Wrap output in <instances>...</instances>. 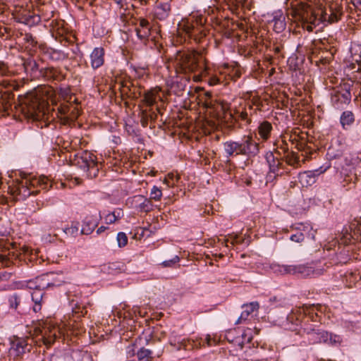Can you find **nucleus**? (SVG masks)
Instances as JSON below:
<instances>
[{"label":"nucleus","instance_id":"680f3d73","mask_svg":"<svg viewBox=\"0 0 361 361\" xmlns=\"http://www.w3.org/2000/svg\"><path fill=\"white\" fill-rule=\"evenodd\" d=\"M342 186H343V188H345V187H346V185H345V183H343V184L342 185Z\"/></svg>","mask_w":361,"mask_h":361},{"label":"nucleus","instance_id":"5701e85b","mask_svg":"<svg viewBox=\"0 0 361 361\" xmlns=\"http://www.w3.org/2000/svg\"><path fill=\"white\" fill-rule=\"evenodd\" d=\"M271 23L274 24L273 27L276 32L280 33L285 30L286 26L285 16L281 10L274 12Z\"/></svg>","mask_w":361,"mask_h":361},{"label":"nucleus","instance_id":"a19ab883","mask_svg":"<svg viewBox=\"0 0 361 361\" xmlns=\"http://www.w3.org/2000/svg\"><path fill=\"white\" fill-rule=\"evenodd\" d=\"M40 279V276L36 277L35 279H34L32 280H30L29 281H27V287L30 289H33L34 290H44V288H42V287H41V285L39 283L38 279Z\"/></svg>","mask_w":361,"mask_h":361},{"label":"nucleus","instance_id":"412c9836","mask_svg":"<svg viewBox=\"0 0 361 361\" xmlns=\"http://www.w3.org/2000/svg\"><path fill=\"white\" fill-rule=\"evenodd\" d=\"M240 147V140H228L224 143V149L228 158L242 155Z\"/></svg>","mask_w":361,"mask_h":361},{"label":"nucleus","instance_id":"c85d7f7f","mask_svg":"<svg viewBox=\"0 0 361 361\" xmlns=\"http://www.w3.org/2000/svg\"><path fill=\"white\" fill-rule=\"evenodd\" d=\"M295 315L293 314H290L286 317V324H284V328L286 329H288L292 332H295V335L297 336L298 334H301L300 331L298 333L296 332L300 324V321L298 318H296L295 321H294Z\"/></svg>","mask_w":361,"mask_h":361},{"label":"nucleus","instance_id":"58836bf2","mask_svg":"<svg viewBox=\"0 0 361 361\" xmlns=\"http://www.w3.org/2000/svg\"><path fill=\"white\" fill-rule=\"evenodd\" d=\"M342 341V339L340 336L336 334H333L328 332V336L326 339V342L325 343L337 345H339Z\"/></svg>","mask_w":361,"mask_h":361},{"label":"nucleus","instance_id":"1a4fd4ad","mask_svg":"<svg viewBox=\"0 0 361 361\" xmlns=\"http://www.w3.org/2000/svg\"><path fill=\"white\" fill-rule=\"evenodd\" d=\"M241 154L248 158H252L259 153V143L250 135L243 136L240 140Z\"/></svg>","mask_w":361,"mask_h":361},{"label":"nucleus","instance_id":"393cba45","mask_svg":"<svg viewBox=\"0 0 361 361\" xmlns=\"http://www.w3.org/2000/svg\"><path fill=\"white\" fill-rule=\"evenodd\" d=\"M272 130L271 123L267 121H264L259 124L256 130L259 135V138L263 141H267L270 137Z\"/></svg>","mask_w":361,"mask_h":361},{"label":"nucleus","instance_id":"0eeeda50","mask_svg":"<svg viewBox=\"0 0 361 361\" xmlns=\"http://www.w3.org/2000/svg\"><path fill=\"white\" fill-rule=\"evenodd\" d=\"M271 269L275 274H300L304 276H309L312 272V268L303 264L284 265L272 264Z\"/></svg>","mask_w":361,"mask_h":361},{"label":"nucleus","instance_id":"f8f14e48","mask_svg":"<svg viewBox=\"0 0 361 361\" xmlns=\"http://www.w3.org/2000/svg\"><path fill=\"white\" fill-rule=\"evenodd\" d=\"M41 287L44 290L47 288H51L61 286L64 281L61 274H58L54 272L46 273L40 276V279H38Z\"/></svg>","mask_w":361,"mask_h":361},{"label":"nucleus","instance_id":"a211bd4d","mask_svg":"<svg viewBox=\"0 0 361 361\" xmlns=\"http://www.w3.org/2000/svg\"><path fill=\"white\" fill-rule=\"evenodd\" d=\"M171 11V5L169 1H155L153 9L154 16L159 20L166 18Z\"/></svg>","mask_w":361,"mask_h":361},{"label":"nucleus","instance_id":"bf43d9fd","mask_svg":"<svg viewBox=\"0 0 361 361\" xmlns=\"http://www.w3.org/2000/svg\"><path fill=\"white\" fill-rule=\"evenodd\" d=\"M77 109L76 108H74L73 110H72V112L71 113H73L75 111H76Z\"/></svg>","mask_w":361,"mask_h":361},{"label":"nucleus","instance_id":"c03bdc74","mask_svg":"<svg viewBox=\"0 0 361 361\" xmlns=\"http://www.w3.org/2000/svg\"><path fill=\"white\" fill-rule=\"evenodd\" d=\"M286 162L288 165H290V166H295V164H297L299 161V157H298V155L294 153V152H292L291 154H288L286 156Z\"/></svg>","mask_w":361,"mask_h":361},{"label":"nucleus","instance_id":"4d7b16f0","mask_svg":"<svg viewBox=\"0 0 361 361\" xmlns=\"http://www.w3.org/2000/svg\"><path fill=\"white\" fill-rule=\"evenodd\" d=\"M349 184L350 185V187L348 188H346V190H348V189H350L352 188H353L355 186V183L354 182H349Z\"/></svg>","mask_w":361,"mask_h":361},{"label":"nucleus","instance_id":"39448f33","mask_svg":"<svg viewBox=\"0 0 361 361\" xmlns=\"http://www.w3.org/2000/svg\"><path fill=\"white\" fill-rule=\"evenodd\" d=\"M290 229L294 232L290 236V240L293 242L301 243L306 238L315 240L317 231L314 230L312 225L307 222L295 223L290 226Z\"/></svg>","mask_w":361,"mask_h":361},{"label":"nucleus","instance_id":"f704fd0d","mask_svg":"<svg viewBox=\"0 0 361 361\" xmlns=\"http://www.w3.org/2000/svg\"><path fill=\"white\" fill-rule=\"evenodd\" d=\"M122 212L121 210L114 211L113 212L109 213L104 217V221L107 224H111L115 223L117 220L121 219Z\"/></svg>","mask_w":361,"mask_h":361},{"label":"nucleus","instance_id":"6e6552de","mask_svg":"<svg viewBox=\"0 0 361 361\" xmlns=\"http://www.w3.org/2000/svg\"><path fill=\"white\" fill-rule=\"evenodd\" d=\"M202 18L190 16L188 18L183 19L179 23L178 27L183 30L189 36H195L198 33L202 32Z\"/></svg>","mask_w":361,"mask_h":361},{"label":"nucleus","instance_id":"3c124183","mask_svg":"<svg viewBox=\"0 0 361 361\" xmlns=\"http://www.w3.org/2000/svg\"><path fill=\"white\" fill-rule=\"evenodd\" d=\"M204 342H206L207 345L210 346V345H212L213 343H215V341L214 339H212L209 335H207L204 340Z\"/></svg>","mask_w":361,"mask_h":361},{"label":"nucleus","instance_id":"ddd939ff","mask_svg":"<svg viewBox=\"0 0 361 361\" xmlns=\"http://www.w3.org/2000/svg\"><path fill=\"white\" fill-rule=\"evenodd\" d=\"M30 347L27 339L16 337L11 341L10 353L16 357H20L27 351H30Z\"/></svg>","mask_w":361,"mask_h":361},{"label":"nucleus","instance_id":"864d4df0","mask_svg":"<svg viewBox=\"0 0 361 361\" xmlns=\"http://www.w3.org/2000/svg\"><path fill=\"white\" fill-rule=\"evenodd\" d=\"M107 228L106 226H102L99 227L97 230V234H101L102 233L104 232Z\"/></svg>","mask_w":361,"mask_h":361},{"label":"nucleus","instance_id":"49530a36","mask_svg":"<svg viewBox=\"0 0 361 361\" xmlns=\"http://www.w3.org/2000/svg\"><path fill=\"white\" fill-rule=\"evenodd\" d=\"M135 348L136 346L135 344L129 345L126 348V354L128 357H132L136 355L137 350Z\"/></svg>","mask_w":361,"mask_h":361},{"label":"nucleus","instance_id":"9b49d317","mask_svg":"<svg viewBox=\"0 0 361 361\" xmlns=\"http://www.w3.org/2000/svg\"><path fill=\"white\" fill-rule=\"evenodd\" d=\"M200 56L197 54H184L180 59V66L185 72H195L202 68L200 62Z\"/></svg>","mask_w":361,"mask_h":361},{"label":"nucleus","instance_id":"a18cd8bd","mask_svg":"<svg viewBox=\"0 0 361 361\" xmlns=\"http://www.w3.org/2000/svg\"><path fill=\"white\" fill-rule=\"evenodd\" d=\"M180 260V258L178 256L176 255L174 257H173L171 259L169 260H165L161 264L164 267H172L175 264L178 263Z\"/></svg>","mask_w":361,"mask_h":361},{"label":"nucleus","instance_id":"7ed1b4c3","mask_svg":"<svg viewBox=\"0 0 361 361\" xmlns=\"http://www.w3.org/2000/svg\"><path fill=\"white\" fill-rule=\"evenodd\" d=\"M21 111L34 121L41 120L45 115V103L35 93H28L21 101Z\"/></svg>","mask_w":361,"mask_h":361},{"label":"nucleus","instance_id":"5fc2aeb1","mask_svg":"<svg viewBox=\"0 0 361 361\" xmlns=\"http://www.w3.org/2000/svg\"><path fill=\"white\" fill-rule=\"evenodd\" d=\"M219 82V80L216 78L210 79L209 85H214Z\"/></svg>","mask_w":361,"mask_h":361},{"label":"nucleus","instance_id":"aec40b11","mask_svg":"<svg viewBox=\"0 0 361 361\" xmlns=\"http://www.w3.org/2000/svg\"><path fill=\"white\" fill-rule=\"evenodd\" d=\"M99 219L95 215H88L85 216L82 221V226L80 233L84 235L91 234L95 228L98 226Z\"/></svg>","mask_w":361,"mask_h":361},{"label":"nucleus","instance_id":"f03ea898","mask_svg":"<svg viewBox=\"0 0 361 361\" xmlns=\"http://www.w3.org/2000/svg\"><path fill=\"white\" fill-rule=\"evenodd\" d=\"M50 186L49 181L46 176L27 175L19 182L16 188L15 192L23 199H25L31 195H36L37 188L47 189Z\"/></svg>","mask_w":361,"mask_h":361},{"label":"nucleus","instance_id":"4c0bfd02","mask_svg":"<svg viewBox=\"0 0 361 361\" xmlns=\"http://www.w3.org/2000/svg\"><path fill=\"white\" fill-rule=\"evenodd\" d=\"M162 197V191L160 188L154 185L150 191V197L149 200H154L155 201L161 200Z\"/></svg>","mask_w":361,"mask_h":361},{"label":"nucleus","instance_id":"052dcab7","mask_svg":"<svg viewBox=\"0 0 361 361\" xmlns=\"http://www.w3.org/2000/svg\"><path fill=\"white\" fill-rule=\"evenodd\" d=\"M77 116H78V114H75L73 117L77 118Z\"/></svg>","mask_w":361,"mask_h":361},{"label":"nucleus","instance_id":"a878e982","mask_svg":"<svg viewBox=\"0 0 361 361\" xmlns=\"http://www.w3.org/2000/svg\"><path fill=\"white\" fill-rule=\"evenodd\" d=\"M355 122V115L351 111H344L340 116V123L344 130H348Z\"/></svg>","mask_w":361,"mask_h":361},{"label":"nucleus","instance_id":"09e8293b","mask_svg":"<svg viewBox=\"0 0 361 361\" xmlns=\"http://www.w3.org/2000/svg\"><path fill=\"white\" fill-rule=\"evenodd\" d=\"M25 39L27 42L30 43L32 45H34L36 43L32 35L30 34H27L25 35Z\"/></svg>","mask_w":361,"mask_h":361},{"label":"nucleus","instance_id":"f3484780","mask_svg":"<svg viewBox=\"0 0 361 361\" xmlns=\"http://www.w3.org/2000/svg\"><path fill=\"white\" fill-rule=\"evenodd\" d=\"M324 171H306L300 173L298 175V180L302 187H308L312 185L316 182L317 176L323 173Z\"/></svg>","mask_w":361,"mask_h":361},{"label":"nucleus","instance_id":"c9c22d12","mask_svg":"<svg viewBox=\"0 0 361 361\" xmlns=\"http://www.w3.org/2000/svg\"><path fill=\"white\" fill-rule=\"evenodd\" d=\"M8 302L10 308L16 310L20 303V296L16 293H13L8 295Z\"/></svg>","mask_w":361,"mask_h":361},{"label":"nucleus","instance_id":"20e7f679","mask_svg":"<svg viewBox=\"0 0 361 361\" xmlns=\"http://www.w3.org/2000/svg\"><path fill=\"white\" fill-rule=\"evenodd\" d=\"M75 164L85 172H89L90 176H96L99 171V164L96 156L87 151H84L77 155Z\"/></svg>","mask_w":361,"mask_h":361},{"label":"nucleus","instance_id":"6e6d98bb","mask_svg":"<svg viewBox=\"0 0 361 361\" xmlns=\"http://www.w3.org/2000/svg\"><path fill=\"white\" fill-rule=\"evenodd\" d=\"M355 7H357L358 6H361V1H350Z\"/></svg>","mask_w":361,"mask_h":361},{"label":"nucleus","instance_id":"603ef678","mask_svg":"<svg viewBox=\"0 0 361 361\" xmlns=\"http://www.w3.org/2000/svg\"><path fill=\"white\" fill-rule=\"evenodd\" d=\"M56 73V71L54 68H48L46 71V74L49 75H54Z\"/></svg>","mask_w":361,"mask_h":361},{"label":"nucleus","instance_id":"2eb2a0df","mask_svg":"<svg viewBox=\"0 0 361 361\" xmlns=\"http://www.w3.org/2000/svg\"><path fill=\"white\" fill-rule=\"evenodd\" d=\"M105 51L103 47H99L93 49L90 53V65L93 70H97L104 63Z\"/></svg>","mask_w":361,"mask_h":361},{"label":"nucleus","instance_id":"c756f323","mask_svg":"<svg viewBox=\"0 0 361 361\" xmlns=\"http://www.w3.org/2000/svg\"><path fill=\"white\" fill-rule=\"evenodd\" d=\"M169 343L171 345L175 347L176 350H179L182 348H186L189 341L180 336H173L169 338Z\"/></svg>","mask_w":361,"mask_h":361},{"label":"nucleus","instance_id":"2f4dec72","mask_svg":"<svg viewBox=\"0 0 361 361\" xmlns=\"http://www.w3.org/2000/svg\"><path fill=\"white\" fill-rule=\"evenodd\" d=\"M42 290H34L31 294L32 300L35 303L33 306V311L35 312H38L39 311L41 310V302L44 294L42 293Z\"/></svg>","mask_w":361,"mask_h":361},{"label":"nucleus","instance_id":"423d86ee","mask_svg":"<svg viewBox=\"0 0 361 361\" xmlns=\"http://www.w3.org/2000/svg\"><path fill=\"white\" fill-rule=\"evenodd\" d=\"M351 101L350 88L348 85L335 90L331 94V103L333 107L337 110L344 109Z\"/></svg>","mask_w":361,"mask_h":361},{"label":"nucleus","instance_id":"79ce46f5","mask_svg":"<svg viewBox=\"0 0 361 361\" xmlns=\"http://www.w3.org/2000/svg\"><path fill=\"white\" fill-rule=\"evenodd\" d=\"M116 240L119 247H123L128 243V237L123 232H119L117 234Z\"/></svg>","mask_w":361,"mask_h":361},{"label":"nucleus","instance_id":"cd10ccee","mask_svg":"<svg viewBox=\"0 0 361 361\" xmlns=\"http://www.w3.org/2000/svg\"><path fill=\"white\" fill-rule=\"evenodd\" d=\"M44 54L49 59L53 61H63L68 58V54L63 51L54 49L52 48H47Z\"/></svg>","mask_w":361,"mask_h":361},{"label":"nucleus","instance_id":"ea45409f","mask_svg":"<svg viewBox=\"0 0 361 361\" xmlns=\"http://www.w3.org/2000/svg\"><path fill=\"white\" fill-rule=\"evenodd\" d=\"M79 231V223H75L71 224V226L66 228L64 232L67 235H71L72 236H76L78 234Z\"/></svg>","mask_w":361,"mask_h":361},{"label":"nucleus","instance_id":"e2e57ef3","mask_svg":"<svg viewBox=\"0 0 361 361\" xmlns=\"http://www.w3.org/2000/svg\"><path fill=\"white\" fill-rule=\"evenodd\" d=\"M275 153H276L279 155L280 154L279 152H278V151H276Z\"/></svg>","mask_w":361,"mask_h":361},{"label":"nucleus","instance_id":"4468645a","mask_svg":"<svg viewBox=\"0 0 361 361\" xmlns=\"http://www.w3.org/2000/svg\"><path fill=\"white\" fill-rule=\"evenodd\" d=\"M303 334H306L310 343H320L326 342L328 332L319 329H304Z\"/></svg>","mask_w":361,"mask_h":361},{"label":"nucleus","instance_id":"9d476101","mask_svg":"<svg viewBox=\"0 0 361 361\" xmlns=\"http://www.w3.org/2000/svg\"><path fill=\"white\" fill-rule=\"evenodd\" d=\"M265 159L269 169L267 176L268 179L272 178L271 174L275 177L281 176L286 172L282 161L278 157L275 156L274 152L271 151L267 152L265 154Z\"/></svg>","mask_w":361,"mask_h":361},{"label":"nucleus","instance_id":"37998d69","mask_svg":"<svg viewBox=\"0 0 361 361\" xmlns=\"http://www.w3.org/2000/svg\"><path fill=\"white\" fill-rule=\"evenodd\" d=\"M240 330H237V329H233V330H230L228 331L226 334V340L231 343H234V341L235 340L236 338V336L240 334Z\"/></svg>","mask_w":361,"mask_h":361},{"label":"nucleus","instance_id":"7c9ffc66","mask_svg":"<svg viewBox=\"0 0 361 361\" xmlns=\"http://www.w3.org/2000/svg\"><path fill=\"white\" fill-rule=\"evenodd\" d=\"M252 338L246 331H240V334L236 336L233 345L239 349H242L245 343H249Z\"/></svg>","mask_w":361,"mask_h":361},{"label":"nucleus","instance_id":"72a5a7b5","mask_svg":"<svg viewBox=\"0 0 361 361\" xmlns=\"http://www.w3.org/2000/svg\"><path fill=\"white\" fill-rule=\"evenodd\" d=\"M49 361H75V360L73 358V355L70 353H55L51 356Z\"/></svg>","mask_w":361,"mask_h":361},{"label":"nucleus","instance_id":"bb28decb","mask_svg":"<svg viewBox=\"0 0 361 361\" xmlns=\"http://www.w3.org/2000/svg\"><path fill=\"white\" fill-rule=\"evenodd\" d=\"M123 265L118 262L107 263L101 267V271L104 274L115 275L123 269Z\"/></svg>","mask_w":361,"mask_h":361},{"label":"nucleus","instance_id":"e433bc0d","mask_svg":"<svg viewBox=\"0 0 361 361\" xmlns=\"http://www.w3.org/2000/svg\"><path fill=\"white\" fill-rule=\"evenodd\" d=\"M72 310L75 314H78V317L84 316L87 314L86 307L82 303H73L72 302Z\"/></svg>","mask_w":361,"mask_h":361},{"label":"nucleus","instance_id":"4be33fe9","mask_svg":"<svg viewBox=\"0 0 361 361\" xmlns=\"http://www.w3.org/2000/svg\"><path fill=\"white\" fill-rule=\"evenodd\" d=\"M135 31L140 39H147L151 34L149 23L146 19L141 18L139 21V25L135 28Z\"/></svg>","mask_w":361,"mask_h":361},{"label":"nucleus","instance_id":"6ab92c4d","mask_svg":"<svg viewBox=\"0 0 361 361\" xmlns=\"http://www.w3.org/2000/svg\"><path fill=\"white\" fill-rule=\"evenodd\" d=\"M135 208L140 212H149L152 209L153 205L149 199L142 195H135L133 197Z\"/></svg>","mask_w":361,"mask_h":361},{"label":"nucleus","instance_id":"f257e3e1","mask_svg":"<svg viewBox=\"0 0 361 361\" xmlns=\"http://www.w3.org/2000/svg\"><path fill=\"white\" fill-rule=\"evenodd\" d=\"M290 6L293 14L307 24L308 30H312L313 27L330 18L322 7L314 8L308 1H291Z\"/></svg>","mask_w":361,"mask_h":361},{"label":"nucleus","instance_id":"dca6fc26","mask_svg":"<svg viewBox=\"0 0 361 361\" xmlns=\"http://www.w3.org/2000/svg\"><path fill=\"white\" fill-rule=\"evenodd\" d=\"M259 307V305L257 302H251L250 303L243 305V311L236 323H241L247 320L250 317H252L254 315H256Z\"/></svg>","mask_w":361,"mask_h":361},{"label":"nucleus","instance_id":"de8ad7c7","mask_svg":"<svg viewBox=\"0 0 361 361\" xmlns=\"http://www.w3.org/2000/svg\"><path fill=\"white\" fill-rule=\"evenodd\" d=\"M70 110L71 107H69L68 106H63L60 107L59 112L61 114L66 115L67 114H68Z\"/></svg>","mask_w":361,"mask_h":361},{"label":"nucleus","instance_id":"473e14b6","mask_svg":"<svg viewBox=\"0 0 361 361\" xmlns=\"http://www.w3.org/2000/svg\"><path fill=\"white\" fill-rule=\"evenodd\" d=\"M159 92V90L154 89L145 93L143 100L146 105L152 106L156 103L157 94Z\"/></svg>","mask_w":361,"mask_h":361},{"label":"nucleus","instance_id":"8fccbe9b","mask_svg":"<svg viewBox=\"0 0 361 361\" xmlns=\"http://www.w3.org/2000/svg\"><path fill=\"white\" fill-rule=\"evenodd\" d=\"M7 73V68L4 63L0 62V75H5Z\"/></svg>","mask_w":361,"mask_h":361},{"label":"nucleus","instance_id":"b1692460","mask_svg":"<svg viewBox=\"0 0 361 361\" xmlns=\"http://www.w3.org/2000/svg\"><path fill=\"white\" fill-rule=\"evenodd\" d=\"M162 353L160 350L155 355L152 350L142 347L137 350L136 355L139 361H152L155 356L160 357Z\"/></svg>","mask_w":361,"mask_h":361},{"label":"nucleus","instance_id":"13d9d810","mask_svg":"<svg viewBox=\"0 0 361 361\" xmlns=\"http://www.w3.org/2000/svg\"><path fill=\"white\" fill-rule=\"evenodd\" d=\"M121 2H122V1H117V3H118V4H121V6H123V4H121Z\"/></svg>","mask_w":361,"mask_h":361}]
</instances>
